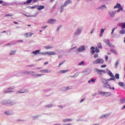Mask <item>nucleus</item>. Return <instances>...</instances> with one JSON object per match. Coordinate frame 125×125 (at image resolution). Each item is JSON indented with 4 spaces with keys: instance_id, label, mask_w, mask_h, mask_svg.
<instances>
[{
    "instance_id": "1",
    "label": "nucleus",
    "mask_w": 125,
    "mask_h": 125,
    "mask_svg": "<svg viewBox=\"0 0 125 125\" xmlns=\"http://www.w3.org/2000/svg\"><path fill=\"white\" fill-rule=\"evenodd\" d=\"M83 26H79L76 30L74 34H73V37L77 38L78 36H80V35L82 34V32L83 31Z\"/></svg>"
},
{
    "instance_id": "2",
    "label": "nucleus",
    "mask_w": 125,
    "mask_h": 125,
    "mask_svg": "<svg viewBox=\"0 0 125 125\" xmlns=\"http://www.w3.org/2000/svg\"><path fill=\"white\" fill-rule=\"evenodd\" d=\"M99 94L104 97H109L112 95V93L110 92H103L102 91H100L98 92Z\"/></svg>"
},
{
    "instance_id": "3",
    "label": "nucleus",
    "mask_w": 125,
    "mask_h": 125,
    "mask_svg": "<svg viewBox=\"0 0 125 125\" xmlns=\"http://www.w3.org/2000/svg\"><path fill=\"white\" fill-rule=\"evenodd\" d=\"M72 3L71 0H66L63 5L61 6V12H63L64 11V7H66L68 5V4H70V3Z\"/></svg>"
},
{
    "instance_id": "4",
    "label": "nucleus",
    "mask_w": 125,
    "mask_h": 125,
    "mask_svg": "<svg viewBox=\"0 0 125 125\" xmlns=\"http://www.w3.org/2000/svg\"><path fill=\"white\" fill-rule=\"evenodd\" d=\"M85 49H86V48L84 45H81L76 50V52H78V53L83 52Z\"/></svg>"
},
{
    "instance_id": "5",
    "label": "nucleus",
    "mask_w": 125,
    "mask_h": 125,
    "mask_svg": "<svg viewBox=\"0 0 125 125\" xmlns=\"http://www.w3.org/2000/svg\"><path fill=\"white\" fill-rule=\"evenodd\" d=\"M14 88H15V87L14 86H12L6 90L2 91V93H3V94H6V93H9V92H12L11 90H13Z\"/></svg>"
},
{
    "instance_id": "6",
    "label": "nucleus",
    "mask_w": 125,
    "mask_h": 125,
    "mask_svg": "<svg viewBox=\"0 0 125 125\" xmlns=\"http://www.w3.org/2000/svg\"><path fill=\"white\" fill-rule=\"evenodd\" d=\"M104 42L106 43L109 47H111L112 48H114L115 45H113L111 42H110V40L109 39H104Z\"/></svg>"
},
{
    "instance_id": "7",
    "label": "nucleus",
    "mask_w": 125,
    "mask_h": 125,
    "mask_svg": "<svg viewBox=\"0 0 125 125\" xmlns=\"http://www.w3.org/2000/svg\"><path fill=\"white\" fill-rule=\"evenodd\" d=\"M104 63V60L102 59H99L93 62V64L94 65H96L97 64H103Z\"/></svg>"
},
{
    "instance_id": "8",
    "label": "nucleus",
    "mask_w": 125,
    "mask_h": 125,
    "mask_svg": "<svg viewBox=\"0 0 125 125\" xmlns=\"http://www.w3.org/2000/svg\"><path fill=\"white\" fill-rule=\"evenodd\" d=\"M108 82H107L106 83H104V84L103 85V87H104V88H107V89H110V90L112 89V90H115V87H111L110 84H109Z\"/></svg>"
},
{
    "instance_id": "9",
    "label": "nucleus",
    "mask_w": 125,
    "mask_h": 125,
    "mask_svg": "<svg viewBox=\"0 0 125 125\" xmlns=\"http://www.w3.org/2000/svg\"><path fill=\"white\" fill-rule=\"evenodd\" d=\"M116 13L117 12L114 10H110L108 11V14L110 17L114 18L115 17V15H116Z\"/></svg>"
},
{
    "instance_id": "10",
    "label": "nucleus",
    "mask_w": 125,
    "mask_h": 125,
    "mask_svg": "<svg viewBox=\"0 0 125 125\" xmlns=\"http://www.w3.org/2000/svg\"><path fill=\"white\" fill-rule=\"evenodd\" d=\"M47 23L50 25H53L56 23V20L53 19H50L47 20Z\"/></svg>"
},
{
    "instance_id": "11",
    "label": "nucleus",
    "mask_w": 125,
    "mask_h": 125,
    "mask_svg": "<svg viewBox=\"0 0 125 125\" xmlns=\"http://www.w3.org/2000/svg\"><path fill=\"white\" fill-rule=\"evenodd\" d=\"M17 103L15 100H8V105L9 106H13L15 105Z\"/></svg>"
},
{
    "instance_id": "12",
    "label": "nucleus",
    "mask_w": 125,
    "mask_h": 125,
    "mask_svg": "<svg viewBox=\"0 0 125 125\" xmlns=\"http://www.w3.org/2000/svg\"><path fill=\"white\" fill-rule=\"evenodd\" d=\"M4 114L7 116H12V115H14V112L13 111L7 110L5 111Z\"/></svg>"
},
{
    "instance_id": "13",
    "label": "nucleus",
    "mask_w": 125,
    "mask_h": 125,
    "mask_svg": "<svg viewBox=\"0 0 125 125\" xmlns=\"http://www.w3.org/2000/svg\"><path fill=\"white\" fill-rule=\"evenodd\" d=\"M0 104H1V105H8V100H3L0 102Z\"/></svg>"
},
{
    "instance_id": "14",
    "label": "nucleus",
    "mask_w": 125,
    "mask_h": 125,
    "mask_svg": "<svg viewBox=\"0 0 125 125\" xmlns=\"http://www.w3.org/2000/svg\"><path fill=\"white\" fill-rule=\"evenodd\" d=\"M94 73H97L98 75H101L103 74L101 70H99L98 68H95L94 69Z\"/></svg>"
},
{
    "instance_id": "15",
    "label": "nucleus",
    "mask_w": 125,
    "mask_h": 125,
    "mask_svg": "<svg viewBox=\"0 0 125 125\" xmlns=\"http://www.w3.org/2000/svg\"><path fill=\"white\" fill-rule=\"evenodd\" d=\"M106 73L108 74V75H109V76H110V77H111V78H114V74H113L112 72H111V71H110L109 69H106Z\"/></svg>"
},
{
    "instance_id": "16",
    "label": "nucleus",
    "mask_w": 125,
    "mask_h": 125,
    "mask_svg": "<svg viewBox=\"0 0 125 125\" xmlns=\"http://www.w3.org/2000/svg\"><path fill=\"white\" fill-rule=\"evenodd\" d=\"M63 123H69V122H73V119L72 118H66L62 120Z\"/></svg>"
},
{
    "instance_id": "17",
    "label": "nucleus",
    "mask_w": 125,
    "mask_h": 125,
    "mask_svg": "<svg viewBox=\"0 0 125 125\" xmlns=\"http://www.w3.org/2000/svg\"><path fill=\"white\" fill-rule=\"evenodd\" d=\"M100 81L103 83H104V84L106 83H108V80H106L105 78H104L102 77H101Z\"/></svg>"
},
{
    "instance_id": "18",
    "label": "nucleus",
    "mask_w": 125,
    "mask_h": 125,
    "mask_svg": "<svg viewBox=\"0 0 125 125\" xmlns=\"http://www.w3.org/2000/svg\"><path fill=\"white\" fill-rule=\"evenodd\" d=\"M28 91H29V90H28V89H22L19 90L18 92L19 93H25V92H28Z\"/></svg>"
},
{
    "instance_id": "19",
    "label": "nucleus",
    "mask_w": 125,
    "mask_h": 125,
    "mask_svg": "<svg viewBox=\"0 0 125 125\" xmlns=\"http://www.w3.org/2000/svg\"><path fill=\"white\" fill-rule=\"evenodd\" d=\"M40 73H51V70L48 69H43L40 71Z\"/></svg>"
},
{
    "instance_id": "20",
    "label": "nucleus",
    "mask_w": 125,
    "mask_h": 125,
    "mask_svg": "<svg viewBox=\"0 0 125 125\" xmlns=\"http://www.w3.org/2000/svg\"><path fill=\"white\" fill-rule=\"evenodd\" d=\"M54 47V46H53V45H48L47 46H45L44 47V48L45 49H51L53 48Z\"/></svg>"
},
{
    "instance_id": "21",
    "label": "nucleus",
    "mask_w": 125,
    "mask_h": 125,
    "mask_svg": "<svg viewBox=\"0 0 125 125\" xmlns=\"http://www.w3.org/2000/svg\"><path fill=\"white\" fill-rule=\"evenodd\" d=\"M42 115V114H38L37 115L34 116L32 117V119H33V120H37V119H39V118H40V117H41Z\"/></svg>"
},
{
    "instance_id": "22",
    "label": "nucleus",
    "mask_w": 125,
    "mask_h": 125,
    "mask_svg": "<svg viewBox=\"0 0 125 125\" xmlns=\"http://www.w3.org/2000/svg\"><path fill=\"white\" fill-rule=\"evenodd\" d=\"M40 50H36L35 51H33L32 52V54H34V55H38V54H40Z\"/></svg>"
},
{
    "instance_id": "23",
    "label": "nucleus",
    "mask_w": 125,
    "mask_h": 125,
    "mask_svg": "<svg viewBox=\"0 0 125 125\" xmlns=\"http://www.w3.org/2000/svg\"><path fill=\"white\" fill-rule=\"evenodd\" d=\"M26 38H29L30 37H32L34 35V33H32L31 32L27 33L24 34Z\"/></svg>"
},
{
    "instance_id": "24",
    "label": "nucleus",
    "mask_w": 125,
    "mask_h": 125,
    "mask_svg": "<svg viewBox=\"0 0 125 125\" xmlns=\"http://www.w3.org/2000/svg\"><path fill=\"white\" fill-rule=\"evenodd\" d=\"M32 76H34V78H38V77H42V76H43V74H41L40 73H34V74L32 75Z\"/></svg>"
},
{
    "instance_id": "25",
    "label": "nucleus",
    "mask_w": 125,
    "mask_h": 125,
    "mask_svg": "<svg viewBox=\"0 0 125 125\" xmlns=\"http://www.w3.org/2000/svg\"><path fill=\"white\" fill-rule=\"evenodd\" d=\"M98 8L99 9H101V10H103V9H107V6L105 5H103Z\"/></svg>"
},
{
    "instance_id": "26",
    "label": "nucleus",
    "mask_w": 125,
    "mask_h": 125,
    "mask_svg": "<svg viewBox=\"0 0 125 125\" xmlns=\"http://www.w3.org/2000/svg\"><path fill=\"white\" fill-rule=\"evenodd\" d=\"M48 55H56V53L54 51H48Z\"/></svg>"
},
{
    "instance_id": "27",
    "label": "nucleus",
    "mask_w": 125,
    "mask_h": 125,
    "mask_svg": "<svg viewBox=\"0 0 125 125\" xmlns=\"http://www.w3.org/2000/svg\"><path fill=\"white\" fill-rule=\"evenodd\" d=\"M45 6L44 5H39L38 7V10H42V9H44Z\"/></svg>"
},
{
    "instance_id": "28",
    "label": "nucleus",
    "mask_w": 125,
    "mask_h": 125,
    "mask_svg": "<svg viewBox=\"0 0 125 125\" xmlns=\"http://www.w3.org/2000/svg\"><path fill=\"white\" fill-rule=\"evenodd\" d=\"M111 52H112V53H114V54H116V55L118 54V51H117V50L114 49H111L110 50Z\"/></svg>"
},
{
    "instance_id": "29",
    "label": "nucleus",
    "mask_w": 125,
    "mask_h": 125,
    "mask_svg": "<svg viewBox=\"0 0 125 125\" xmlns=\"http://www.w3.org/2000/svg\"><path fill=\"white\" fill-rule=\"evenodd\" d=\"M122 5H121L120 3H117V4L114 7V9H116V8H120Z\"/></svg>"
},
{
    "instance_id": "30",
    "label": "nucleus",
    "mask_w": 125,
    "mask_h": 125,
    "mask_svg": "<svg viewBox=\"0 0 125 125\" xmlns=\"http://www.w3.org/2000/svg\"><path fill=\"white\" fill-rule=\"evenodd\" d=\"M53 107V105L52 104H48L46 105H45L44 108H52Z\"/></svg>"
},
{
    "instance_id": "31",
    "label": "nucleus",
    "mask_w": 125,
    "mask_h": 125,
    "mask_svg": "<svg viewBox=\"0 0 125 125\" xmlns=\"http://www.w3.org/2000/svg\"><path fill=\"white\" fill-rule=\"evenodd\" d=\"M120 35H125V29L122 28V30L119 32Z\"/></svg>"
},
{
    "instance_id": "32",
    "label": "nucleus",
    "mask_w": 125,
    "mask_h": 125,
    "mask_svg": "<svg viewBox=\"0 0 125 125\" xmlns=\"http://www.w3.org/2000/svg\"><path fill=\"white\" fill-rule=\"evenodd\" d=\"M22 15H24V16H26V17H29V18H31V17H35V15H27L25 14H22Z\"/></svg>"
},
{
    "instance_id": "33",
    "label": "nucleus",
    "mask_w": 125,
    "mask_h": 125,
    "mask_svg": "<svg viewBox=\"0 0 125 125\" xmlns=\"http://www.w3.org/2000/svg\"><path fill=\"white\" fill-rule=\"evenodd\" d=\"M40 55H48V51L47 52H40Z\"/></svg>"
},
{
    "instance_id": "34",
    "label": "nucleus",
    "mask_w": 125,
    "mask_h": 125,
    "mask_svg": "<svg viewBox=\"0 0 125 125\" xmlns=\"http://www.w3.org/2000/svg\"><path fill=\"white\" fill-rule=\"evenodd\" d=\"M110 81H114L115 82H116V78H115L114 75V77L110 78L107 79V82H109Z\"/></svg>"
},
{
    "instance_id": "35",
    "label": "nucleus",
    "mask_w": 125,
    "mask_h": 125,
    "mask_svg": "<svg viewBox=\"0 0 125 125\" xmlns=\"http://www.w3.org/2000/svg\"><path fill=\"white\" fill-rule=\"evenodd\" d=\"M119 64H120V60H118L116 61V62L115 63V67L118 68V66H119Z\"/></svg>"
},
{
    "instance_id": "36",
    "label": "nucleus",
    "mask_w": 125,
    "mask_h": 125,
    "mask_svg": "<svg viewBox=\"0 0 125 125\" xmlns=\"http://www.w3.org/2000/svg\"><path fill=\"white\" fill-rule=\"evenodd\" d=\"M83 73H85V74H84V76H86V75H89V74H90V71L86 70V71L83 72Z\"/></svg>"
},
{
    "instance_id": "37",
    "label": "nucleus",
    "mask_w": 125,
    "mask_h": 125,
    "mask_svg": "<svg viewBox=\"0 0 125 125\" xmlns=\"http://www.w3.org/2000/svg\"><path fill=\"white\" fill-rule=\"evenodd\" d=\"M67 72H68V70H60L59 71V74H63V73H67Z\"/></svg>"
},
{
    "instance_id": "38",
    "label": "nucleus",
    "mask_w": 125,
    "mask_h": 125,
    "mask_svg": "<svg viewBox=\"0 0 125 125\" xmlns=\"http://www.w3.org/2000/svg\"><path fill=\"white\" fill-rule=\"evenodd\" d=\"M120 26H122V29H125V22H122L119 24Z\"/></svg>"
},
{
    "instance_id": "39",
    "label": "nucleus",
    "mask_w": 125,
    "mask_h": 125,
    "mask_svg": "<svg viewBox=\"0 0 125 125\" xmlns=\"http://www.w3.org/2000/svg\"><path fill=\"white\" fill-rule=\"evenodd\" d=\"M119 85L121 86V87H125V83L124 82H119Z\"/></svg>"
},
{
    "instance_id": "40",
    "label": "nucleus",
    "mask_w": 125,
    "mask_h": 125,
    "mask_svg": "<svg viewBox=\"0 0 125 125\" xmlns=\"http://www.w3.org/2000/svg\"><path fill=\"white\" fill-rule=\"evenodd\" d=\"M15 53H16V50L11 51L10 52L9 55H14Z\"/></svg>"
},
{
    "instance_id": "41",
    "label": "nucleus",
    "mask_w": 125,
    "mask_h": 125,
    "mask_svg": "<svg viewBox=\"0 0 125 125\" xmlns=\"http://www.w3.org/2000/svg\"><path fill=\"white\" fill-rule=\"evenodd\" d=\"M104 115V118L107 119V118H108V117H109V116H110V115H111V113H106Z\"/></svg>"
},
{
    "instance_id": "42",
    "label": "nucleus",
    "mask_w": 125,
    "mask_h": 125,
    "mask_svg": "<svg viewBox=\"0 0 125 125\" xmlns=\"http://www.w3.org/2000/svg\"><path fill=\"white\" fill-rule=\"evenodd\" d=\"M97 46L100 49H102V44L101 43H98Z\"/></svg>"
},
{
    "instance_id": "43",
    "label": "nucleus",
    "mask_w": 125,
    "mask_h": 125,
    "mask_svg": "<svg viewBox=\"0 0 125 125\" xmlns=\"http://www.w3.org/2000/svg\"><path fill=\"white\" fill-rule=\"evenodd\" d=\"M79 66H84V62L82 61L80 63L78 64Z\"/></svg>"
},
{
    "instance_id": "44",
    "label": "nucleus",
    "mask_w": 125,
    "mask_h": 125,
    "mask_svg": "<svg viewBox=\"0 0 125 125\" xmlns=\"http://www.w3.org/2000/svg\"><path fill=\"white\" fill-rule=\"evenodd\" d=\"M118 29V28H117V27H114V28L112 30L111 32V33H110V35H113V34H114V32H115V30L116 29Z\"/></svg>"
},
{
    "instance_id": "45",
    "label": "nucleus",
    "mask_w": 125,
    "mask_h": 125,
    "mask_svg": "<svg viewBox=\"0 0 125 125\" xmlns=\"http://www.w3.org/2000/svg\"><path fill=\"white\" fill-rule=\"evenodd\" d=\"M115 78L117 80H119L120 79V74L119 73L115 74Z\"/></svg>"
},
{
    "instance_id": "46",
    "label": "nucleus",
    "mask_w": 125,
    "mask_h": 125,
    "mask_svg": "<svg viewBox=\"0 0 125 125\" xmlns=\"http://www.w3.org/2000/svg\"><path fill=\"white\" fill-rule=\"evenodd\" d=\"M73 89V86H66V91L69 90V89Z\"/></svg>"
},
{
    "instance_id": "47",
    "label": "nucleus",
    "mask_w": 125,
    "mask_h": 125,
    "mask_svg": "<svg viewBox=\"0 0 125 125\" xmlns=\"http://www.w3.org/2000/svg\"><path fill=\"white\" fill-rule=\"evenodd\" d=\"M61 89L62 91H67V87H62L61 88Z\"/></svg>"
},
{
    "instance_id": "48",
    "label": "nucleus",
    "mask_w": 125,
    "mask_h": 125,
    "mask_svg": "<svg viewBox=\"0 0 125 125\" xmlns=\"http://www.w3.org/2000/svg\"><path fill=\"white\" fill-rule=\"evenodd\" d=\"M28 74L29 75H34V74H35V71L31 70L28 71Z\"/></svg>"
},
{
    "instance_id": "49",
    "label": "nucleus",
    "mask_w": 125,
    "mask_h": 125,
    "mask_svg": "<svg viewBox=\"0 0 125 125\" xmlns=\"http://www.w3.org/2000/svg\"><path fill=\"white\" fill-rule=\"evenodd\" d=\"M95 52L97 53H99V52H100V51H99V49L98 48V47H96L95 48Z\"/></svg>"
},
{
    "instance_id": "50",
    "label": "nucleus",
    "mask_w": 125,
    "mask_h": 125,
    "mask_svg": "<svg viewBox=\"0 0 125 125\" xmlns=\"http://www.w3.org/2000/svg\"><path fill=\"white\" fill-rule=\"evenodd\" d=\"M32 2V0H27L26 2H24V4H27V3H31Z\"/></svg>"
},
{
    "instance_id": "51",
    "label": "nucleus",
    "mask_w": 125,
    "mask_h": 125,
    "mask_svg": "<svg viewBox=\"0 0 125 125\" xmlns=\"http://www.w3.org/2000/svg\"><path fill=\"white\" fill-rule=\"evenodd\" d=\"M121 102L122 104H124V103H125V98L122 99L121 100Z\"/></svg>"
},
{
    "instance_id": "52",
    "label": "nucleus",
    "mask_w": 125,
    "mask_h": 125,
    "mask_svg": "<svg viewBox=\"0 0 125 125\" xmlns=\"http://www.w3.org/2000/svg\"><path fill=\"white\" fill-rule=\"evenodd\" d=\"M115 38H116V35L115 34H112L111 35V39H115Z\"/></svg>"
},
{
    "instance_id": "53",
    "label": "nucleus",
    "mask_w": 125,
    "mask_h": 125,
    "mask_svg": "<svg viewBox=\"0 0 125 125\" xmlns=\"http://www.w3.org/2000/svg\"><path fill=\"white\" fill-rule=\"evenodd\" d=\"M99 119H100L101 120H102V119H105V116L104 114L100 117Z\"/></svg>"
},
{
    "instance_id": "54",
    "label": "nucleus",
    "mask_w": 125,
    "mask_h": 125,
    "mask_svg": "<svg viewBox=\"0 0 125 125\" xmlns=\"http://www.w3.org/2000/svg\"><path fill=\"white\" fill-rule=\"evenodd\" d=\"M24 75H29V71H23Z\"/></svg>"
},
{
    "instance_id": "55",
    "label": "nucleus",
    "mask_w": 125,
    "mask_h": 125,
    "mask_svg": "<svg viewBox=\"0 0 125 125\" xmlns=\"http://www.w3.org/2000/svg\"><path fill=\"white\" fill-rule=\"evenodd\" d=\"M5 16L6 17H11V16H13V15H12V14H7V15H5Z\"/></svg>"
},
{
    "instance_id": "56",
    "label": "nucleus",
    "mask_w": 125,
    "mask_h": 125,
    "mask_svg": "<svg viewBox=\"0 0 125 125\" xmlns=\"http://www.w3.org/2000/svg\"><path fill=\"white\" fill-rule=\"evenodd\" d=\"M105 30H106V29H103V28L101 29V33H102V34H103V33H104Z\"/></svg>"
},
{
    "instance_id": "57",
    "label": "nucleus",
    "mask_w": 125,
    "mask_h": 125,
    "mask_svg": "<svg viewBox=\"0 0 125 125\" xmlns=\"http://www.w3.org/2000/svg\"><path fill=\"white\" fill-rule=\"evenodd\" d=\"M61 28V26H58L57 28V32H59V31H60Z\"/></svg>"
},
{
    "instance_id": "58",
    "label": "nucleus",
    "mask_w": 125,
    "mask_h": 125,
    "mask_svg": "<svg viewBox=\"0 0 125 125\" xmlns=\"http://www.w3.org/2000/svg\"><path fill=\"white\" fill-rule=\"evenodd\" d=\"M80 75V72H77L74 74V77H78Z\"/></svg>"
},
{
    "instance_id": "59",
    "label": "nucleus",
    "mask_w": 125,
    "mask_h": 125,
    "mask_svg": "<svg viewBox=\"0 0 125 125\" xmlns=\"http://www.w3.org/2000/svg\"><path fill=\"white\" fill-rule=\"evenodd\" d=\"M64 62H60V63L58 65V67H60V66H61V65H62L63 64H64Z\"/></svg>"
},
{
    "instance_id": "60",
    "label": "nucleus",
    "mask_w": 125,
    "mask_h": 125,
    "mask_svg": "<svg viewBox=\"0 0 125 125\" xmlns=\"http://www.w3.org/2000/svg\"><path fill=\"white\" fill-rule=\"evenodd\" d=\"M95 81H96V80L95 79H94V78H92L91 79V83H94L95 82Z\"/></svg>"
},
{
    "instance_id": "61",
    "label": "nucleus",
    "mask_w": 125,
    "mask_h": 125,
    "mask_svg": "<svg viewBox=\"0 0 125 125\" xmlns=\"http://www.w3.org/2000/svg\"><path fill=\"white\" fill-rule=\"evenodd\" d=\"M84 100H85V98H83L82 100L80 101V103H83V102Z\"/></svg>"
},
{
    "instance_id": "62",
    "label": "nucleus",
    "mask_w": 125,
    "mask_h": 125,
    "mask_svg": "<svg viewBox=\"0 0 125 125\" xmlns=\"http://www.w3.org/2000/svg\"><path fill=\"white\" fill-rule=\"evenodd\" d=\"M35 65H34V64H31V65H26V67H34Z\"/></svg>"
},
{
    "instance_id": "63",
    "label": "nucleus",
    "mask_w": 125,
    "mask_h": 125,
    "mask_svg": "<svg viewBox=\"0 0 125 125\" xmlns=\"http://www.w3.org/2000/svg\"><path fill=\"white\" fill-rule=\"evenodd\" d=\"M47 27H48V26L46 25L45 26H42L41 28L42 29H46V28H47Z\"/></svg>"
},
{
    "instance_id": "64",
    "label": "nucleus",
    "mask_w": 125,
    "mask_h": 125,
    "mask_svg": "<svg viewBox=\"0 0 125 125\" xmlns=\"http://www.w3.org/2000/svg\"><path fill=\"white\" fill-rule=\"evenodd\" d=\"M62 125H72V124L71 123L65 124H63Z\"/></svg>"
}]
</instances>
